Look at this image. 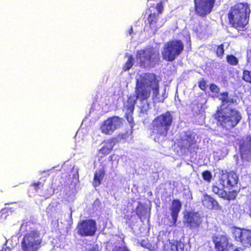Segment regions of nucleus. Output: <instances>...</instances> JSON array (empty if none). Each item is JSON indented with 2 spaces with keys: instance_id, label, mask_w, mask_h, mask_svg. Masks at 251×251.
<instances>
[{
  "instance_id": "obj_1",
  "label": "nucleus",
  "mask_w": 251,
  "mask_h": 251,
  "mask_svg": "<svg viewBox=\"0 0 251 251\" xmlns=\"http://www.w3.org/2000/svg\"><path fill=\"white\" fill-rule=\"evenodd\" d=\"M152 90V98L155 101L163 102L166 97L165 90L160 95L159 94L158 81L154 74H142L137 78L135 95L137 98V105L141 113H146L149 109L148 99Z\"/></svg>"
},
{
  "instance_id": "obj_2",
  "label": "nucleus",
  "mask_w": 251,
  "mask_h": 251,
  "mask_svg": "<svg viewBox=\"0 0 251 251\" xmlns=\"http://www.w3.org/2000/svg\"><path fill=\"white\" fill-rule=\"evenodd\" d=\"M152 90V98L155 101L163 102L166 97L165 90L160 95L159 94L158 81L154 74H142L137 78L135 95L137 98V105L141 113H146L149 109L148 99Z\"/></svg>"
},
{
  "instance_id": "obj_3",
  "label": "nucleus",
  "mask_w": 251,
  "mask_h": 251,
  "mask_svg": "<svg viewBox=\"0 0 251 251\" xmlns=\"http://www.w3.org/2000/svg\"><path fill=\"white\" fill-rule=\"evenodd\" d=\"M215 118L221 126L226 129H230L238 124L241 116L236 109L230 107L217 109Z\"/></svg>"
},
{
  "instance_id": "obj_4",
  "label": "nucleus",
  "mask_w": 251,
  "mask_h": 251,
  "mask_svg": "<svg viewBox=\"0 0 251 251\" xmlns=\"http://www.w3.org/2000/svg\"><path fill=\"white\" fill-rule=\"evenodd\" d=\"M250 13L247 3H237L230 10L228 14L230 23L235 27L243 28L248 23Z\"/></svg>"
},
{
  "instance_id": "obj_5",
  "label": "nucleus",
  "mask_w": 251,
  "mask_h": 251,
  "mask_svg": "<svg viewBox=\"0 0 251 251\" xmlns=\"http://www.w3.org/2000/svg\"><path fill=\"white\" fill-rule=\"evenodd\" d=\"M173 121V117L170 112L167 111L155 118L151 123L152 132L162 136H166Z\"/></svg>"
},
{
  "instance_id": "obj_6",
  "label": "nucleus",
  "mask_w": 251,
  "mask_h": 251,
  "mask_svg": "<svg viewBox=\"0 0 251 251\" xmlns=\"http://www.w3.org/2000/svg\"><path fill=\"white\" fill-rule=\"evenodd\" d=\"M42 241L39 232L35 229L31 230L24 236L21 242L22 249L23 251H38Z\"/></svg>"
},
{
  "instance_id": "obj_7",
  "label": "nucleus",
  "mask_w": 251,
  "mask_h": 251,
  "mask_svg": "<svg viewBox=\"0 0 251 251\" xmlns=\"http://www.w3.org/2000/svg\"><path fill=\"white\" fill-rule=\"evenodd\" d=\"M183 49V44L180 40L170 41L164 44L162 57L166 61L172 62L181 53Z\"/></svg>"
},
{
  "instance_id": "obj_8",
  "label": "nucleus",
  "mask_w": 251,
  "mask_h": 251,
  "mask_svg": "<svg viewBox=\"0 0 251 251\" xmlns=\"http://www.w3.org/2000/svg\"><path fill=\"white\" fill-rule=\"evenodd\" d=\"M136 58L140 66L144 67L153 66L159 60V52L152 48L140 50L138 52Z\"/></svg>"
},
{
  "instance_id": "obj_9",
  "label": "nucleus",
  "mask_w": 251,
  "mask_h": 251,
  "mask_svg": "<svg viewBox=\"0 0 251 251\" xmlns=\"http://www.w3.org/2000/svg\"><path fill=\"white\" fill-rule=\"evenodd\" d=\"M122 124V119L113 116L104 121L100 125L101 132L105 135H111Z\"/></svg>"
},
{
  "instance_id": "obj_10",
  "label": "nucleus",
  "mask_w": 251,
  "mask_h": 251,
  "mask_svg": "<svg viewBox=\"0 0 251 251\" xmlns=\"http://www.w3.org/2000/svg\"><path fill=\"white\" fill-rule=\"evenodd\" d=\"M77 229L82 236H92L97 229L96 222L93 220L82 221L78 224Z\"/></svg>"
},
{
  "instance_id": "obj_11",
  "label": "nucleus",
  "mask_w": 251,
  "mask_h": 251,
  "mask_svg": "<svg viewBox=\"0 0 251 251\" xmlns=\"http://www.w3.org/2000/svg\"><path fill=\"white\" fill-rule=\"evenodd\" d=\"M197 13L204 16L209 13L214 6L215 0H194Z\"/></svg>"
},
{
  "instance_id": "obj_12",
  "label": "nucleus",
  "mask_w": 251,
  "mask_h": 251,
  "mask_svg": "<svg viewBox=\"0 0 251 251\" xmlns=\"http://www.w3.org/2000/svg\"><path fill=\"white\" fill-rule=\"evenodd\" d=\"M196 135L188 131L183 133L181 135V141L179 142V146L184 150L196 148Z\"/></svg>"
},
{
  "instance_id": "obj_13",
  "label": "nucleus",
  "mask_w": 251,
  "mask_h": 251,
  "mask_svg": "<svg viewBox=\"0 0 251 251\" xmlns=\"http://www.w3.org/2000/svg\"><path fill=\"white\" fill-rule=\"evenodd\" d=\"M241 155L243 159L249 161L251 158V137L248 136L240 143Z\"/></svg>"
},
{
  "instance_id": "obj_14",
  "label": "nucleus",
  "mask_w": 251,
  "mask_h": 251,
  "mask_svg": "<svg viewBox=\"0 0 251 251\" xmlns=\"http://www.w3.org/2000/svg\"><path fill=\"white\" fill-rule=\"evenodd\" d=\"M238 182V176L233 172L223 173L220 178V183L225 187H232Z\"/></svg>"
},
{
  "instance_id": "obj_15",
  "label": "nucleus",
  "mask_w": 251,
  "mask_h": 251,
  "mask_svg": "<svg viewBox=\"0 0 251 251\" xmlns=\"http://www.w3.org/2000/svg\"><path fill=\"white\" fill-rule=\"evenodd\" d=\"M187 226L190 228H196L200 226L202 218L198 212H189L185 215Z\"/></svg>"
},
{
  "instance_id": "obj_16",
  "label": "nucleus",
  "mask_w": 251,
  "mask_h": 251,
  "mask_svg": "<svg viewBox=\"0 0 251 251\" xmlns=\"http://www.w3.org/2000/svg\"><path fill=\"white\" fill-rule=\"evenodd\" d=\"M136 100L137 101L136 95H130L126 103H125L124 108L126 111V118L129 123L133 122V120L131 114L133 113Z\"/></svg>"
},
{
  "instance_id": "obj_17",
  "label": "nucleus",
  "mask_w": 251,
  "mask_h": 251,
  "mask_svg": "<svg viewBox=\"0 0 251 251\" xmlns=\"http://www.w3.org/2000/svg\"><path fill=\"white\" fill-rule=\"evenodd\" d=\"M212 240L215 248L218 251H225L228 243V239L226 235L217 234L213 235Z\"/></svg>"
},
{
  "instance_id": "obj_18",
  "label": "nucleus",
  "mask_w": 251,
  "mask_h": 251,
  "mask_svg": "<svg viewBox=\"0 0 251 251\" xmlns=\"http://www.w3.org/2000/svg\"><path fill=\"white\" fill-rule=\"evenodd\" d=\"M201 201L203 205L207 208L209 209H221L218 202L206 194H203Z\"/></svg>"
},
{
  "instance_id": "obj_19",
  "label": "nucleus",
  "mask_w": 251,
  "mask_h": 251,
  "mask_svg": "<svg viewBox=\"0 0 251 251\" xmlns=\"http://www.w3.org/2000/svg\"><path fill=\"white\" fill-rule=\"evenodd\" d=\"M181 208V203L178 200L172 201L171 207V215L173 219V225H175L177 220V215Z\"/></svg>"
},
{
  "instance_id": "obj_20",
  "label": "nucleus",
  "mask_w": 251,
  "mask_h": 251,
  "mask_svg": "<svg viewBox=\"0 0 251 251\" xmlns=\"http://www.w3.org/2000/svg\"><path fill=\"white\" fill-rule=\"evenodd\" d=\"M184 246V244L181 242H170L165 245L164 251H183Z\"/></svg>"
},
{
  "instance_id": "obj_21",
  "label": "nucleus",
  "mask_w": 251,
  "mask_h": 251,
  "mask_svg": "<svg viewBox=\"0 0 251 251\" xmlns=\"http://www.w3.org/2000/svg\"><path fill=\"white\" fill-rule=\"evenodd\" d=\"M219 99L221 100L222 104L218 109L230 108V105L234 103V100L232 98L228 96L227 92H224L219 95Z\"/></svg>"
},
{
  "instance_id": "obj_22",
  "label": "nucleus",
  "mask_w": 251,
  "mask_h": 251,
  "mask_svg": "<svg viewBox=\"0 0 251 251\" xmlns=\"http://www.w3.org/2000/svg\"><path fill=\"white\" fill-rule=\"evenodd\" d=\"M233 235L235 239L237 241L244 243L245 238L249 236V230L246 229H241L240 228H236L234 230Z\"/></svg>"
},
{
  "instance_id": "obj_23",
  "label": "nucleus",
  "mask_w": 251,
  "mask_h": 251,
  "mask_svg": "<svg viewBox=\"0 0 251 251\" xmlns=\"http://www.w3.org/2000/svg\"><path fill=\"white\" fill-rule=\"evenodd\" d=\"M102 148L100 150V152L102 154H108L112 150L114 146V142L112 140H108L103 143Z\"/></svg>"
},
{
  "instance_id": "obj_24",
  "label": "nucleus",
  "mask_w": 251,
  "mask_h": 251,
  "mask_svg": "<svg viewBox=\"0 0 251 251\" xmlns=\"http://www.w3.org/2000/svg\"><path fill=\"white\" fill-rule=\"evenodd\" d=\"M104 175V171L103 168L97 171L94 176L93 185L95 187L99 186L102 180Z\"/></svg>"
},
{
  "instance_id": "obj_25",
  "label": "nucleus",
  "mask_w": 251,
  "mask_h": 251,
  "mask_svg": "<svg viewBox=\"0 0 251 251\" xmlns=\"http://www.w3.org/2000/svg\"><path fill=\"white\" fill-rule=\"evenodd\" d=\"M242 79L246 82L251 84V71L244 70L243 72Z\"/></svg>"
},
{
  "instance_id": "obj_26",
  "label": "nucleus",
  "mask_w": 251,
  "mask_h": 251,
  "mask_svg": "<svg viewBox=\"0 0 251 251\" xmlns=\"http://www.w3.org/2000/svg\"><path fill=\"white\" fill-rule=\"evenodd\" d=\"M134 59L132 56L129 55L128 57V60L126 61L125 65L124 67V70L125 71H127L131 68L133 65Z\"/></svg>"
},
{
  "instance_id": "obj_27",
  "label": "nucleus",
  "mask_w": 251,
  "mask_h": 251,
  "mask_svg": "<svg viewBox=\"0 0 251 251\" xmlns=\"http://www.w3.org/2000/svg\"><path fill=\"white\" fill-rule=\"evenodd\" d=\"M226 59L227 62L232 65H236L238 64V59L236 57L232 55H227Z\"/></svg>"
},
{
  "instance_id": "obj_28",
  "label": "nucleus",
  "mask_w": 251,
  "mask_h": 251,
  "mask_svg": "<svg viewBox=\"0 0 251 251\" xmlns=\"http://www.w3.org/2000/svg\"><path fill=\"white\" fill-rule=\"evenodd\" d=\"M217 195H218L220 197L224 199H227L228 200H231V198L228 195L227 192L223 189H220L219 192H218V193H217Z\"/></svg>"
},
{
  "instance_id": "obj_29",
  "label": "nucleus",
  "mask_w": 251,
  "mask_h": 251,
  "mask_svg": "<svg viewBox=\"0 0 251 251\" xmlns=\"http://www.w3.org/2000/svg\"><path fill=\"white\" fill-rule=\"evenodd\" d=\"M202 176L204 180L208 182L210 181L212 178V175L210 172L205 171L202 173Z\"/></svg>"
},
{
  "instance_id": "obj_30",
  "label": "nucleus",
  "mask_w": 251,
  "mask_h": 251,
  "mask_svg": "<svg viewBox=\"0 0 251 251\" xmlns=\"http://www.w3.org/2000/svg\"><path fill=\"white\" fill-rule=\"evenodd\" d=\"M31 185L34 187L35 191L37 192L39 189L43 188L44 184L40 181L32 183Z\"/></svg>"
},
{
  "instance_id": "obj_31",
  "label": "nucleus",
  "mask_w": 251,
  "mask_h": 251,
  "mask_svg": "<svg viewBox=\"0 0 251 251\" xmlns=\"http://www.w3.org/2000/svg\"><path fill=\"white\" fill-rule=\"evenodd\" d=\"M224 52V47L223 45L219 46L217 49V55L219 57H222Z\"/></svg>"
},
{
  "instance_id": "obj_32",
  "label": "nucleus",
  "mask_w": 251,
  "mask_h": 251,
  "mask_svg": "<svg viewBox=\"0 0 251 251\" xmlns=\"http://www.w3.org/2000/svg\"><path fill=\"white\" fill-rule=\"evenodd\" d=\"M156 19L157 17L155 13L150 14L148 18L149 22L151 23V24L156 23Z\"/></svg>"
},
{
  "instance_id": "obj_33",
  "label": "nucleus",
  "mask_w": 251,
  "mask_h": 251,
  "mask_svg": "<svg viewBox=\"0 0 251 251\" xmlns=\"http://www.w3.org/2000/svg\"><path fill=\"white\" fill-rule=\"evenodd\" d=\"M113 251H129L128 249L125 246L122 247H115Z\"/></svg>"
},
{
  "instance_id": "obj_34",
  "label": "nucleus",
  "mask_w": 251,
  "mask_h": 251,
  "mask_svg": "<svg viewBox=\"0 0 251 251\" xmlns=\"http://www.w3.org/2000/svg\"><path fill=\"white\" fill-rule=\"evenodd\" d=\"M249 236L245 238L243 244H248L251 246V232L249 231Z\"/></svg>"
},
{
  "instance_id": "obj_35",
  "label": "nucleus",
  "mask_w": 251,
  "mask_h": 251,
  "mask_svg": "<svg viewBox=\"0 0 251 251\" xmlns=\"http://www.w3.org/2000/svg\"><path fill=\"white\" fill-rule=\"evenodd\" d=\"M156 9L157 11H158V13H161L163 10V7L162 6V1H161L160 2L157 3Z\"/></svg>"
},
{
  "instance_id": "obj_36",
  "label": "nucleus",
  "mask_w": 251,
  "mask_h": 251,
  "mask_svg": "<svg viewBox=\"0 0 251 251\" xmlns=\"http://www.w3.org/2000/svg\"><path fill=\"white\" fill-rule=\"evenodd\" d=\"M210 90L214 93H218L219 91V88L217 85L212 84L210 86Z\"/></svg>"
},
{
  "instance_id": "obj_37",
  "label": "nucleus",
  "mask_w": 251,
  "mask_h": 251,
  "mask_svg": "<svg viewBox=\"0 0 251 251\" xmlns=\"http://www.w3.org/2000/svg\"><path fill=\"white\" fill-rule=\"evenodd\" d=\"M220 188L216 186H213L212 187V191L216 194H217L218 193V192H219Z\"/></svg>"
},
{
  "instance_id": "obj_38",
  "label": "nucleus",
  "mask_w": 251,
  "mask_h": 251,
  "mask_svg": "<svg viewBox=\"0 0 251 251\" xmlns=\"http://www.w3.org/2000/svg\"><path fill=\"white\" fill-rule=\"evenodd\" d=\"M205 81H201L199 84L200 87L202 90H204V89L205 88Z\"/></svg>"
},
{
  "instance_id": "obj_39",
  "label": "nucleus",
  "mask_w": 251,
  "mask_h": 251,
  "mask_svg": "<svg viewBox=\"0 0 251 251\" xmlns=\"http://www.w3.org/2000/svg\"><path fill=\"white\" fill-rule=\"evenodd\" d=\"M88 251H99V250L98 248L94 247L92 249H90Z\"/></svg>"
},
{
  "instance_id": "obj_40",
  "label": "nucleus",
  "mask_w": 251,
  "mask_h": 251,
  "mask_svg": "<svg viewBox=\"0 0 251 251\" xmlns=\"http://www.w3.org/2000/svg\"><path fill=\"white\" fill-rule=\"evenodd\" d=\"M100 204V201L99 200H96L94 203V205H99Z\"/></svg>"
},
{
  "instance_id": "obj_41",
  "label": "nucleus",
  "mask_w": 251,
  "mask_h": 251,
  "mask_svg": "<svg viewBox=\"0 0 251 251\" xmlns=\"http://www.w3.org/2000/svg\"><path fill=\"white\" fill-rule=\"evenodd\" d=\"M0 251H10V249L9 248H4Z\"/></svg>"
},
{
  "instance_id": "obj_42",
  "label": "nucleus",
  "mask_w": 251,
  "mask_h": 251,
  "mask_svg": "<svg viewBox=\"0 0 251 251\" xmlns=\"http://www.w3.org/2000/svg\"><path fill=\"white\" fill-rule=\"evenodd\" d=\"M241 248H236L233 251H241Z\"/></svg>"
},
{
  "instance_id": "obj_43",
  "label": "nucleus",
  "mask_w": 251,
  "mask_h": 251,
  "mask_svg": "<svg viewBox=\"0 0 251 251\" xmlns=\"http://www.w3.org/2000/svg\"><path fill=\"white\" fill-rule=\"evenodd\" d=\"M5 209L1 210V211H0V213L1 214H3L5 212Z\"/></svg>"
},
{
  "instance_id": "obj_44",
  "label": "nucleus",
  "mask_w": 251,
  "mask_h": 251,
  "mask_svg": "<svg viewBox=\"0 0 251 251\" xmlns=\"http://www.w3.org/2000/svg\"><path fill=\"white\" fill-rule=\"evenodd\" d=\"M132 30H132V28H131L130 29V31H129V34H130L131 33V32H132Z\"/></svg>"
}]
</instances>
